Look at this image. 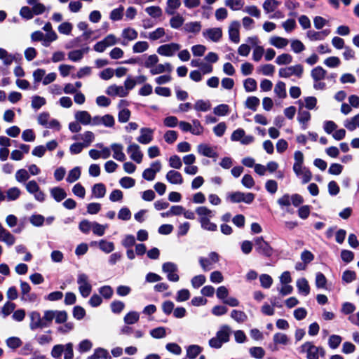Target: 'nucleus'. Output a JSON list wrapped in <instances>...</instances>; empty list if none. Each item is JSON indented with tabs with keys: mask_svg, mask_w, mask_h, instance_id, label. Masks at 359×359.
<instances>
[{
	"mask_svg": "<svg viewBox=\"0 0 359 359\" xmlns=\"http://www.w3.org/2000/svg\"><path fill=\"white\" fill-rule=\"evenodd\" d=\"M29 320V327L30 330L35 331L49 327L53 320L55 323H63L67 320V311L62 310H46L43 316L37 311H32L28 313Z\"/></svg>",
	"mask_w": 359,
	"mask_h": 359,
	"instance_id": "1",
	"label": "nucleus"
},
{
	"mask_svg": "<svg viewBox=\"0 0 359 359\" xmlns=\"http://www.w3.org/2000/svg\"><path fill=\"white\" fill-rule=\"evenodd\" d=\"M76 283L80 294L83 298L88 297L90 294L93 289L88 275L85 273L79 272L77 275Z\"/></svg>",
	"mask_w": 359,
	"mask_h": 359,
	"instance_id": "2",
	"label": "nucleus"
},
{
	"mask_svg": "<svg viewBox=\"0 0 359 359\" xmlns=\"http://www.w3.org/2000/svg\"><path fill=\"white\" fill-rule=\"evenodd\" d=\"M300 352L306 353L307 359H318L320 355L324 356L325 353L323 348L316 346L311 341L303 344L300 347Z\"/></svg>",
	"mask_w": 359,
	"mask_h": 359,
	"instance_id": "3",
	"label": "nucleus"
},
{
	"mask_svg": "<svg viewBox=\"0 0 359 359\" xmlns=\"http://www.w3.org/2000/svg\"><path fill=\"white\" fill-rule=\"evenodd\" d=\"M254 243L255 250L259 255L266 257H271L273 255L274 252L273 248L267 241L264 240L262 236L255 238Z\"/></svg>",
	"mask_w": 359,
	"mask_h": 359,
	"instance_id": "4",
	"label": "nucleus"
},
{
	"mask_svg": "<svg viewBox=\"0 0 359 359\" xmlns=\"http://www.w3.org/2000/svg\"><path fill=\"white\" fill-rule=\"evenodd\" d=\"M25 189L28 193L32 194L36 201L42 203L46 200L45 193L41 190L39 184L35 180H30L25 184Z\"/></svg>",
	"mask_w": 359,
	"mask_h": 359,
	"instance_id": "5",
	"label": "nucleus"
},
{
	"mask_svg": "<svg viewBox=\"0 0 359 359\" xmlns=\"http://www.w3.org/2000/svg\"><path fill=\"white\" fill-rule=\"evenodd\" d=\"M219 255L216 252H211L208 254V257H201L198 259V262L204 271H208L213 268V264L219 261Z\"/></svg>",
	"mask_w": 359,
	"mask_h": 359,
	"instance_id": "6",
	"label": "nucleus"
},
{
	"mask_svg": "<svg viewBox=\"0 0 359 359\" xmlns=\"http://www.w3.org/2000/svg\"><path fill=\"white\" fill-rule=\"evenodd\" d=\"M303 72V66L298 64L293 66L280 68L278 71V75L281 78H289L292 76H296L298 78H301Z\"/></svg>",
	"mask_w": 359,
	"mask_h": 359,
	"instance_id": "7",
	"label": "nucleus"
},
{
	"mask_svg": "<svg viewBox=\"0 0 359 359\" xmlns=\"http://www.w3.org/2000/svg\"><path fill=\"white\" fill-rule=\"evenodd\" d=\"M162 271L167 275V278L171 282H177L180 280V276L177 273L178 266L176 264L168 262L162 265Z\"/></svg>",
	"mask_w": 359,
	"mask_h": 359,
	"instance_id": "8",
	"label": "nucleus"
},
{
	"mask_svg": "<svg viewBox=\"0 0 359 359\" xmlns=\"http://www.w3.org/2000/svg\"><path fill=\"white\" fill-rule=\"evenodd\" d=\"M181 48V46L177 43H170L161 45L157 48L156 52L161 56L172 57Z\"/></svg>",
	"mask_w": 359,
	"mask_h": 359,
	"instance_id": "9",
	"label": "nucleus"
},
{
	"mask_svg": "<svg viewBox=\"0 0 359 359\" xmlns=\"http://www.w3.org/2000/svg\"><path fill=\"white\" fill-rule=\"evenodd\" d=\"M228 198L232 203L243 202L247 204H250L255 199V194L252 193H243L241 191H236L231 193Z\"/></svg>",
	"mask_w": 359,
	"mask_h": 359,
	"instance_id": "10",
	"label": "nucleus"
},
{
	"mask_svg": "<svg viewBox=\"0 0 359 359\" xmlns=\"http://www.w3.org/2000/svg\"><path fill=\"white\" fill-rule=\"evenodd\" d=\"M150 41H157L161 40V42H167L170 41L172 39L171 36H168L166 34L165 29L163 27H158L156 29L148 33V35L146 36Z\"/></svg>",
	"mask_w": 359,
	"mask_h": 359,
	"instance_id": "11",
	"label": "nucleus"
},
{
	"mask_svg": "<svg viewBox=\"0 0 359 359\" xmlns=\"http://www.w3.org/2000/svg\"><path fill=\"white\" fill-rule=\"evenodd\" d=\"M115 124V119L111 114H105L102 116H95L93 117L92 126H97L103 125L107 128H112Z\"/></svg>",
	"mask_w": 359,
	"mask_h": 359,
	"instance_id": "12",
	"label": "nucleus"
},
{
	"mask_svg": "<svg viewBox=\"0 0 359 359\" xmlns=\"http://www.w3.org/2000/svg\"><path fill=\"white\" fill-rule=\"evenodd\" d=\"M127 152L130 155L131 160L137 163H141L143 159V154L140 150V147L135 143H130L127 147Z\"/></svg>",
	"mask_w": 359,
	"mask_h": 359,
	"instance_id": "13",
	"label": "nucleus"
},
{
	"mask_svg": "<svg viewBox=\"0 0 359 359\" xmlns=\"http://www.w3.org/2000/svg\"><path fill=\"white\" fill-rule=\"evenodd\" d=\"M240 22L237 20L232 21L229 26L228 33L229 39L238 43L240 41Z\"/></svg>",
	"mask_w": 359,
	"mask_h": 359,
	"instance_id": "14",
	"label": "nucleus"
},
{
	"mask_svg": "<svg viewBox=\"0 0 359 359\" xmlns=\"http://www.w3.org/2000/svg\"><path fill=\"white\" fill-rule=\"evenodd\" d=\"M43 30L47 32L44 41V47H48L51 43L57 39L58 36L56 32L53 29L52 25L49 22L44 25Z\"/></svg>",
	"mask_w": 359,
	"mask_h": 359,
	"instance_id": "15",
	"label": "nucleus"
},
{
	"mask_svg": "<svg viewBox=\"0 0 359 359\" xmlns=\"http://www.w3.org/2000/svg\"><path fill=\"white\" fill-rule=\"evenodd\" d=\"M140 135L137 138L139 143L148 144L153 140L154 130L149 128H142L140 130Z\"/></svg>",
	"mask_w": 359,
	"mask_h": 359,
	"instance_id": "16",
	"label": "nucleus"
},
{
	"mask_svg": "<svg viewBox=\"0 0 359 359\" xmlns=\"http://www.w3.org/2000/svg\"><path fill=\"white\" fill-rule=\"evenodd\" d=\"M203 35L212 41L217 42L222 36V30L219 27L210 28L203 31Z\"/></svg>",
	"mask_w": 359,
	"mask_h": 359,
	"instance_id": "17",
	"label": "nucleus"
},
{
	"mask_svg": "<svg viewBox=\"0 0 359 359\" xmlns=\"http://www.w3.org/2000/svg\"><path fill=\"white\" fill-rule=\"evenodd\" d=\"M76 121L82 125H91L93 123V117L87 111L81 110L77 111L74 114Z\"/></svg>",
	"mask_w": 359,
	"mask_h": 359,
	"instance_id": "18",
	"label": "nucleus"
},
{
	"mask_svg": "<svg viewBox=\"0 0 359 359\" xmlns=\"http://www.w3.org/2000/svg\"><path fill=\"white\" fill-rule=\"evenodd\" d=\"M125 104H127V102L122 100L118 105L120 109L118 114V121L122 123L128 122L131 116L130 111L127 108L123 107Z\"/></svg>",
	"mask_w": 359,
	"mask_h": 359,
	"instance_id": "19",
	"label": "nucleus"
},
{
	"mask_svg": "<svg viewBox=\"0 0 359 359\" xmlns=\"http://www.w3.org/2000/svg\"><path fill=\"white\" fill-rule=\"evenodd\" d=\"M72 140H81L83 141L82 144L86 148L90 145L92 142L95 140V135L91 131H86L83 134L79 135H74L72 137Z\"/></svg>",
	"mask_w": 359,
	"mask_h": 359,
	"instance_id": "20",
	"label": "nucleus"
},
{
	"mask_svg": "<svg viewBox=\"0 0 359 359\" xmlns=\"http://www.w3.org/2000/svg\"><path fill=\"white\" fill-rule=\"evenodd\" d=\"M0 241L5 243L8 245H12L15 242V236L5 229L0 223Z\"/></svg>",
	"mask_w": 359,
	"mask_h": 359,
	"instance_id": "21",
	"label": "nucleus"
},
{
	"mask_svg": "<svg viewBox=\"0 0 359 359\" xmlns=\"http://www.w3.org/2000/svg\"><path fill=\"white\" fill-rule=\"evenodd\" d=\"M167 181L172 184H182L184 180L182 174L175 170L168 171L165 175Z\"/></svg>",
	"mask_w": 359,
	"mask_h": 359,
	"instance_id": "22",
	"label": "nucleus"
},
{
	"mask_svg": "<svg viewBox=\"0 0 359 359\" xmlns=\"http://www.w3.org/2000/svg\"><path fill=\"white\" fill-rule=\"evenodd\" d=\"M107 95L111 96L126 97L128 95L127 89L122 86L111 85L106 90Z\"/></svg>",
	"mask_w": 359,
	"mask_h": 359,
	"instance_id": "23",
	"label": "nucleus"
},
{
	"mask_svg": "<svg viewBox=\"0 0 359 359\" xmlns=\"http://www.w3.org/2000/svg\"><path fill=\"white\" fill-rule=\"evenodd\" d=\"M111 149L113 151V158L118 161H124L126 156L123 153V147L118 143H113L111 144Z\"/></svg>",
	"mask_w": 359,
	"mask_h": 359,
	"instance_id": "24",
	"label": "nucleus"
},
{
	"mask_svg": "<svg viewBox=\"0 0 359 359\" xmlns=\"http://www.w3.org/2000/svg\"><path fill=\"white\" fill-rule=\"evenodd\" d=\"M330 33L329 29H324L320 32H316L314 30H309L306 32V36L310 41H322L325 39Z\"/></svg>",
	"mask_w": 359,
	"mask_h": 359,
	"instance_id": "25",
	"label": "nucleus"
},
{
	"mask_svg": "<svg viewBox=\"0 0 359 359\" xmlns=\"http://www.w3.org/2000/svg\"><path fill=\"white\" fill-rule=\"evenodd\" d=\"M231 333V327L227 325H222L216 333V336L223 342L226 343L229 341Z\"/></svg>",
	"mask_w": 359,
	"mask_h": 359,
	"instance_id": "26",
	"label": "nucleus"
},
{
	"mask_svg": "<svg viewBox=\"0 0 359 359\" xmlns=\"http://www.w3.org/2000/svg\"><path fill=\"white\" fill-rule=\"evenodd\" d=\"M296 285L298 290L299 294L303 296H307L310 292V286L307 280L305 278H301L297 279Z\"/></svg>",
	"mask_w": 359,
	"mask_h": 359,
	"instance_id": "27",
	"label": "nucleus"
},
{
	"mask_svg": "<svg viewBox=\"0 0 359 359\" xmlns=\"http://www.w3.org/2000/svg\"><path fill=\"white\" fill-rule=\"evenodd\" d=\"M202 351V348L198 345H191L187 349V358L183 359H194ZM199 359H205L204 355H201Z\"/></svg>",
	"mask_w": 359,
	"mask_h": 359,
	"instance_id": "28",
	"label": "nucleus"
},
{
	"mask_svg": "<svg viewBox=\"0 0 359 359\" xmlns=\"http://www.w3.org/2000/svg\"><path fill=\"white\" fill-rule=\"evenodd\" d=\"M197 151L206 157L214 158L217 156L216 151L206 144H201L197 147Z\"/></svg>",
	"mask_w": 359,
	"mask_h": 359,
	"instance_id": "29",
	"label": "nucleus"
},
{
	"mask_svg": "<svg viewBox=\"0 0 359 359\" xmlns=\"http://www.w3.org/2000/svg\"><path fill=\"white\" fill-rule=\"evenodd\" d=\"M311 114L308 111L300 109L297 114V120L302 125V128L306 130L308 127V123L311 119Z\"/></svg>",
	"mask_w": 359,
	"mask_h": 359,
	"instance_id": "30",
	"label": "nucleus"
},
{
	"mask_svg": "<svg viewBox=\"0 0 359 359\" xmlns=\"http://www.w3.org/2000/svg\"><path fill=\"white\" fill-rule=\"evenodd\" d=\"M172 71V65L167 62L165 64H156L154 68L150 70L152 75L160 74L164 72L170 73Z\"/></svg>",
	"mask_w": 359,
	"mask_h": 359,
	"instance_id": "31",
	"label": "nucleus"
},
{
	"mask_svg": "<svg viewBox=\"0 0 359 359\" xmlns=\"http://www.w3.org/2000/svg\"><path fill=\"white\" fill-rule=\"evenodd\" d=\"M269 42L271 46L279 49L284 48L289 43L288 39L278 36L270 37Z\"/></svg>",
	"mask_w": 359,
	"mask_h": 359,
	"instance_id": "32",
	"label": "nucleus"
},
{
	"mask_svg": "<svg viewBox=\"0 0 359 359\" xmlns=\"http://www.w3.org/2000/svg\"><path fill=\"white\" fill-rule=\"evenodd\" d=\"M297 176L302 179V183H308L312 177V174L310 170L303 165L299 166V170L294 171Z\"/></svg>",
	"mask_w": 359,
	"mask_h": 359,
	"instance_id": "33",
	"label": "nucleus"
},
{
	"mask_svg": "<svg viewBox=\"0 0 359 359\" xmlns=\"http://www.w3.org/2000/svg\"><path fill=\"white\" fill-rule=\"evenodd\" d=\"M121 36L123 38L124 40L127 41H133L137 38L138 34L137 32L131 27H128L124 29L122 31ZM123 45H126L127 42L123 41L121 43Z\"/></svg>",
	"mask_w": 359,
	"mask_h": 359,
	"instance_id": "34",
	"label": "nucleus"
},
{
	"mask_svg": "<svg viewBox=\"0 0 359 359\" xmlns=\"http://www.w3.org/2000/svg\"><path fill=\"white\" fill-rule=\"evenodd\" d=\"M180 6V0H167L165 11L168 15H172L175 14L176 10L178 9Z\"/></svg>",
	"mask_w": 359,
	"mask_h": 359,
	"instance_id": "35",
	"label": "nucleus"
},
{
	"mask_svg": "<svg viewBox=\"0 0 359 359\" xmlns=\"http://www.w3.org/2000/svg\"><path fill=\"white\" fill-rule=\"evenodd\" d=\"M201 27L202 26L200 22H189L184 25L183 29L187 33L197 34L200 32Z\"/></svg>",
	"mask_w": 359,
	"mask_h": 359,
	"instance_id": "36",
	"label": "nucleus"
},
{
	"mask_svg": "<svg viewBox=\"0 0 359 359\" xmlns=\"http://www.w3.org/2000/svg\"><path fill=\"white\" fill-rule=\"evenodd\" d=\"M344 126L349 131H353L359 128V114L352 118H347L344 121Z\"/></svg>",
	"mask_w": 359,
	"mask_h": 359,
	"instance_id": "37",
	"label": "nucleus"
},
{
	"mask_svg": "<svg viewBox=\"0 0 359 359\" xmlns=\"http://www.w3.org/2000/svg\"><path fill=\"white\" fill-rule=\"evenodd\" d=\"M50 194L57 202L62 201L67 196L65 189L58 187L50 189Z\"/></svg>",
	"mask_w": 359,
	"mask_h": 359,
	"instance_id": "38",
	"label": "nucleus"
},
{
	"mask_svg": "<svg viewBox=\"0 0 359 359\" xmlns=\"http://www.w3.org/2000/svg\"><path fill=\"white\" fill-rule=\"evenodd\" d=\"M184 22V18L180 13L172 15L169 20L170 26L172 29H177L180 28Z\"/></svg>",
	"mask_w": 359,
	"mask_h": 359,
	"instance_id": "39",
	"label": "nucleus"
},
{
	"mask_svg": "<svg viewBox=\"0 0 359 359\" xmlns=\"http://www.w3.org/2000/svg\"><path fill=\"white\" fill-rule=\"evenodd\" d=\"M52 331L48 330L45 333L38 335L36 337L37 343L41 346H44L50 344L53 341V337L51 335Z\"/></svg>",
	"mask_w": 359,
	"mask_h": 359,
	"instance_id": "40",
	"label": "nucleus"
},
{
	"mask_svg": "<svg viewBox=\"0 0 359 359\" xmlns=\"http://www.w3.org/2000/svg\"><path fill=\"white\" fill-rule=\"evenodd\" d=\"M88 50V48L70 51L68 53V58L72 62L80 61L83 58V55L86 53Z\"/></svg>",
	"mask_w": 359,
	"mask_h": 359,
	"instance_id": "41",
	"label": "nucleus"
},
{
	"mask_svg": "<svg viewBox=\"0 0 359 359\" xmlns=\"http://www.w3.org/2000/svg\"><path fill=\"white\" fill-rule=\"evenodd\" d=\"M327 72L320 66L313 69L311 72V76L314 81H322L325 79Z\"/></svg>",
	"mask_w": 359,
	"mask_h": 359,
	"instance_id": "42",
	"label": "nucleus"
},
{
	"mask_svg": "<svg viewBox=\"0 0 359 359\" xmlns=\"http://www.w3.org/2000/svg\"><path fill=\"white\" fill-rule=\"evenodd\" d=\"M230 316L238 323H243L248 320V316L246 313L244 311L240 310H232Z\"/></svg>",
	"mask_w": 359,
	"mask_h": 359,
	"instance_id": "43",
	"label": "nucleus"
},
{
	"mask_svg": "<svg viewBox=\"0 0 359 359\" xmlns=\"http://www.w3.org/2000/svg\"><path fill=\"white\" fill-rule=\"evenodd\" d=\"M196 212L198 215V220H202V218H211L214 216L212 210L208 209L205 206H200L196 208Z\"/></svg>",
	"mask_w": 359,
	"mask_h": 359,
	"instance_id": "44",
	"label": "nucleus"
},
{
	"mask_svg": "<svg viewBox=\"0 0 359 359\" xmlns=\"http://www.w3.org/2000/svg\"><path fill=\"white\" fill-rule=\"evenodd\" d=\"M81 174V168L79 166L74 167L69 171L66 180L69 183H73L80 178Z\"/></svg>",
	"mask_w": 359,
	"mask_h": 359,
	"instance_id": "45",
	"label": "nucleus"
},
{
	"mask_svg": "<svg viewBox=\"0 0 359 359\" xmlns=\"http://www.w3.org/2000/svg\"><path fill=\"white\" fill-rule=\"evenodd\" d=\"M92 194L95 198H103L106 194V187L104 184L102 183H97L94 184L92 188Z\"/></svg>",
	"mask_w": 359,
	"mask_h": 359,
	"instance_id": "46",
	"label": "nucleus"
},
{
	"mask_svg": "<svg viewBox=\"0 0 359 359\" xmlns=\"http://www.w3.org/2000/svg\"><path fill=\"white\" fill-rule=\"evenodd\" d=\"M21 194V191L18 187H11L8 189L5 194L6 201H13L17 200Z\"/></svg>",
	"mask_w": 359,
	"mask_h": 359,
	"instance_id": "47",
	"label": "nucleus"
},
{
	"mask_svg": "<svg viewBox=\"0 0 359 359\" xmlns=\"http://www.w3.org/2000/svg\"><path fill=\"white\" fill-rule=\"evenodd\" d=\"M280 2L277 0H266L263 3V8L266 13H270L276 11Z\"/></svg>",
	"mask_w": 359,
	"mask_h": 359,
	"instance_id": "48",
	"label": "nucleus"
},
{
	"mask_svg": "<svg viewBox=\"0 0 359 359\" xmlns=\"http://www.w3.org/2000/svg\"><path fill=\"white\" fill-rule=\"evenodd\" d=\"M273 343L276 345H284L286 346L290 342V339L287 334L282 332H277L273 337Z\"/></svg>",
	"mask_w": 359,
	"mask_h": 359,
	"instance_id": "49",
	"label": "nucleus"
},
{
	"mask_svg": "<svg viewBox=\"0 0 359 359\" xmlns=\"http://www.w3.org/2000/svg\"><path fill=\"white\" fill-rule=\"evenodd\" d=\"M211 108V104L209 101L208 100H197L194 105V109L196 111H203L205 112L210 110Z\"/></svg>",
	"mask_w": 359,
	"mask_h": 359,
	"instance_id": "50",
	"label": "nucleus"
},
{
	"mask_svg": "<svg viewBox=\"0 0 359 359\" xmlns=\"http://www.w3.org/2000/svg\"><path fill=\"white\" fill-rule=\"evenodd\" d=\"M245 2L243 0H225L224 5L229 7L232 11L241 10L244 6Z\"/></svg>",
	"mask_w": 359,
	"mask_h": 359,
	"instance_id": "51",
	"label": "nucleus"
},
{
	"mask_svg": "<svg viewBox=\"0 0 359 359\" xmlns=\"http://www.w3.org/2000/svg\"><path fill=\"white\" fill-rule=\"evenodd\" d=\"M145 12L151 18H160L162 14V9L157 6H151L145 8Z\"/></svg>",
	"mask_w": 359,
	"mask_h": 359,
	"instance_id": "52",
	"label": "nucleus"
},
{
	"mask_svg": "<svg viewBox=\"0 0 359 359\" xmlns=\"http://www.w3.org/2000/svg\"><path fill=\"white\" fill-rule=\"evenodd\" d=\"M274 93L279 98H285L287 96L285 84L283 81H278L275 86Z\"/></svg>",
	"mask_w": 359,
	"mask_h": 359,
	"instance_id": "53",
	"label": "nucleus"
},
{
	"mask_svg": "<svg viewBox=\"0 0 359 359\" xmlns=\"http://www.w3.org/2000/svg\"><path fill=\"white\" fill-rule=\"evenodd\" d=\"M140 314L136 311L128 313L123 318L124 323L127 325H133L139 320Z\"/></svg>",
	"mask_w": 359,
	"mask_h": 359,
	"instance_id": "54",
	"label": "nucleus"
},
{
	"mask_svg": "<svg viewBox=\"0 0 359 359\" xmlns=\"http://www.w3.org/2000/svg\"><path fill=\"white\" fill-rule=\"evenodd\" d=\"M158 60L159 59L156 55H150L146 57L143 65L144 67L151 70L158 62Z\"/></svg>",
	"mask_w": 359,
	"mask_h": 359,
	"instance_id": "55",
	"label": "nucleus"
},
{
	"mask_svg": "<svg viewBox=\"0 0 359 359\" xmlns=\"http://www.w3.org/2000/svg\"><path fill=\"white\" fill-rule=\"evenodd\" d=\"M202 229L209 231H215L217 229V226L210 222V218H202V220L199 221Z\"/></svg>",
	"mask_w": 359,
	"mask_h": 359,
	"instance_id": "56",
	"label": "nucleus"
},
{
	"mask_svg": "<svg viewBox=\"0 0 359 359\" xmlns=\"http://www.w3.org/2000/svg\"><path fill=\"white\" fill-rule=\"evenodd\" d=\"M29 173L25 169L18 170L15 175L17 182L24 184L27 183L26 181L29 180Z\"/></svg>",
	"mask_w": 359,
	"mask_h": 359,
	"instance_id": "57",
	"label": "nucleus"
},
{
	"mask_svg": "<svg viewBox=\"0 0 359 359\" xmlns=\"http://www.w3.org/2000/svg\"><path fill=\"white\" fill-rule=\"evenodd\" d=\"M100 249L105 253H110L114 250V245L112 242L101 240L98 242Z\"/></svg>",
	"mask_w": 359,
	"mask_h": 359,
	"instance_id": "58",
	"label": "nucleus"
},
{
	"mask_svg": "<svg viewBox=\"0 0 359 359\" xmlns=\"http://www.w3.org/2000/svg\"><path fill=\"white\" fill-rule=\"evenodd\" d=\"M275 62L278 65H289L292 62V56L289 53H283L276 57Z\"/></svg>",
	"mask_w": 359,
	"mask_h": 359,
	"instance_id": "59",
	"label": "nucleus"
},
{
	"mask_svg": "<svg viewBox=\"0 0 359 359\" xmlns=\"http://www.w3.org/2000/svg\"><path fill=\"white\" fill-rule=\"evenodd\" d=\"M257 72L264 76H271L275 72V67L271 64L263 65L257 68Z\"/></svg>",
	"mask_w": 359,
	"mask_h": 359,
	"instance_id": "60",
	"label": "nucleus"
},
{
	"mask_svg": "<svg viewBox=\"0 0 359 359\" xmlns=\"http://www.w3.org/2000/svg\"><path fill=\"white\" fill-rule=\"evenodd\" d=\"M62 325H60L57 328V332L62 334H66L72 331L74 329V324L72 322H65L61 323Z\"/></svg>",
	"mask_w": 359,
	"mask_h": 359,
	"instance_id": "61",
	"label": "nucleus"
},
{
	"mask_svg": "<svg viewBox=\"0 0 359 359\" xmlns=\"http://www.w3.org/2000/svg\"><path fill=\"white\" fill-rule=\"evenodd\" d=\"M149 47V43L147 41H137L133 45V51L135 53H141L147 50Z\"/></svg>",
	"mask_w": 359,
	"mask_h": 359,
	"instance_id": "62",
	"label": "nucleus"
},
{
	"mask_svg": "<svg viewBox=\"0 0 359 359\" xmlns=\"http://www.w3.org/2000/svg\"><path fill=\"white\" fill-rule=\"evenodd\" d=\"M6 345L12 349H16L21 346L22 341L18 337H11L6 340Z\"/></svg>",
	"mask_w": 359,
	"mask_h": 359,
	"instance_id": "63",
	"label": "nucleus"
},
{
	"mask_svg": "<svg viewBox=\"0 0 359 359\" xmlns=\"http://www.w3.org/2000/svg\"><path fill=\"white\" fill-rule=\"evenodd\" d=\"M259 104V99L255 96H251L247 98L245 107L252 111H256Z\"/></svg>",
	"mask_w": 359,
	"mask_h": 359,
	"instance_id": "64",
	"label": "nucleus"
}]
</instances>
